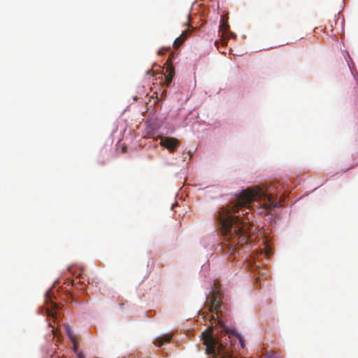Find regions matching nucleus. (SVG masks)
I'll return each mask as SVG.
<instances>
[{
  "label": "nucleus",
  "instance_id": "f257e3e1",
  "mask_svg": "<svg viewBox=\"0 0 358 358\" xmlns=\"http://www.w3.org/2000/svg\"><path fill=\"white\" fill-rule=\"evenodd\" d=\"M280 185L272 183L267 187L257 185L242 190L237 196L236 200L229 205L223 206L217 213L222 233L225 239L231 241V246H243L248 243L250 236L248 222L241 215L248 214L246 209L250 208L254 201H263L258 206L259 213L268 214L273 208L280 206L279 203L273 201L274 195H278Z\"/></svg>",
  "mask_w": 358,
  "mask_h": 358
},
{
  "label": "nucleus",
  "instance_id": "f03ea898",
  "mask_svg": "<svg viewBox=\"0 0 358 358\" xmlns=\"http://www.w3.org/2000/svg\"><path fill=\"white\" fill-rule=\"evenodd\" d=\"M222 297L220 289L216 287L210 292V296L207 298L208 310L212 313L210 320L211 326L202 332L201 336L208 355H212L213 358H232L230 350L227 347V343H226V345H224L222 342L213 336V324H222L219 316V314L222 313L223 308Z\"/></svg>",
  "mask_w": 358,
  "mask_h": 358
},
{
  "label": "nucleus",
  "instance_id": "7ed1b4c3",
  "mask_svg": "<svg viewBox=\"0 0 358 358\" xmlns=\"http://www.w3.org/2000/svg\"><path fill=\"white\" fill-rule=\"evenodd\" d=\"M180 141L171 137H160L159 145L166 148L170 152H173L179 147Z\"/></svg>",
  "mask_w": 358,
  "mask_h": 358
},
{
  "label": "nucleus",
  "instance_id": "20e7f679",
  "mask_svg": "<svg viewBox=\"0 0 358 358\" xmlns=\"http://www.w3.org/2000/svg\"><path fill=\"white\" fill-rule=\"evenodd\" d=\"M187 31H185L182 32L180 36L176 38L175 41H173V46L175 49H178L180 48V46L184 43L187 38Z\"/></svg>",
  "mask_w": 358,
  "mask_h": 358
},
{
  "label": "nucleus",
  "instance_id": "39448f33",
  "mask_svg": "<svg viewBox=\"0 0 358 358\" xmlns=\"http://www.w3.org/2000/svg\"><path fill=\"white\" fill-rule=\"evenodd\" d=\"M172 338V336L169 334L164 335L163 336L157 337L154 343L156 346L160 347L162 346L164 342H170Z\"/></svg>",
  "mask_w": 358,
  "mask_h": 358
},
{
  "label": "nucleus",
  "instance_id": "423d86ee",
  "mask_svg": "<svg viewBox=\"0 0 358 358\" xmlns=\"http://www.w3.org/2000/svg\"><path fill=\"white\" fill-rule=\"evenodd\" d=\"M166 74H165V82L166 85L169 86L170 83H171L173 75H174V69L172 66H169L166 69Z\"/></svg>",
  "mask_w": 358,
  "mask_h": 358
},
{
  "label": "nucleus",
  "instance_id": "0eeeda50",
  "mask_svg": "<svg viewBox=\"0 0 358 358\" xmlns=\"http://www.w3.org/2000/svg\"><path fill=\"white\" fill-rule=\"evenodd\" d=\"M231 337L238 339L239 344L241 345L242 348H245V343L243 338L238 334L231 333V335L229 336V338L230 339V342H231Z\"/></svg>",
  "mask_w": 358,
  "mask_h": 358
},
{
  "label": "nucleus",
  "instance_id": "6e6552de",
  "mask_svg": "<svg viewBox=\"0 0 358 358\" xmlns=\"http://www.w3.org/2000/svg\"><path fill=\"white\" fill-rule=\"evenodd\" d=\"M46 314L48 317H52L53 318L56 317V312L49 308H46Z\"/></svg>",
  "mask_w": 358,
  "mask_h": 358
},
{
  "label": "nucleus",
  "instance_id": "1a4fd4ad",
  "mask_svg": "<svg viewBox=\"0 0 358 358\" xmlns=\"http://www.w3.org/2000/svg\"><path fill=\"white\" fill-rule=\"evenodd\" d=\"M66 333H67L68 336H69L71 339H73V332H72V331L69 329V327H66Z\"/></svg>",
  "mask_w": 358,
  "mask_h": 358
},
{
  "label": "nucleus",
  "instance_id": "9d476101",
  "mask_svg": "<svg viewBox=\"0 0 358 358\" xmlns=\"http://www.w3.org/2000/svg\"><path fill=\"white\" fill-rule=\"evenodd\" d=\"M229 25L227 22H224L222 26H220V29H222L224 30H227L229 28Z\"/></svg>",
  "mask_w": 358,
  "mask_h": 358
},
{
  "label": "nucleus",
  "instance_id": "9b49d317",
  "mask_svg": "<svg viewBox=\"0 0 358 358\" xmlns=\"http://www.w3.org/2000/svg\"><path fill=\"white\" fill-rule=\"evenodd\" d=\"M50 327H52V325H51V324H50ZM51 331H52V334H54V335H57L56 329H55L53 327H52V329Z\"/></svg>",
  "mask_w": 358,
  "mask_h": 358
},
{
  "label": "nucleus",
  "instance_id": "f8f14e48",
  "mask_svg": "<svg viewBox=\"0 0 358 358\" xmlns=\"http://www.w3.org/2000/svg\"><path fill=\"white\" fill-rule=\"evenodd\" d=\"M49 358H61L58 355H52Z\"/></svg>",
  "mask_w": 358,
  "mask_h": 358
},
{
  "label": "nucleus",
  "instance_id": "ddd939ff",
  "mask_svg": "<svg viewBox=\"0 0 358 358\" xmlns=\"http://www.w3.org/2000/svg\"><path fill=\"white\" fill-rule=\"evenodd\" d=\"M57 304H56L55 303H54V302L51 301V307H52V308H57Z\"/></svg>",
  "mask_w": 358,
  "mask_h": 358
},
{
  "label": "nucleus",
  "instance_id": "4468645a",
  "mask_svg": "<svg viewBox=\"0 0 358 358\" xmlns=\"http://www.w3.org/2000/svg\"><path fill=\"white\" fill-rule=\"evenodd\" d=\"M78 358H85V357H84V355H83L82 353H79V354L78 355Z\"/></svg>",
  "mask_w": 358,
  "mask_h": 358
},
{
  "label": "nucleus",
  "instance_id": "2eb2a0df",
  "mask_svg": "<svg viewBox=\"0 0 358 358\" xmlns=\"http://www.w3.org/2000/svg\"><path fill=\"white\" fill-rule=\"evenodd\" d=\"M231 35H232V37L236 38V35L234 33H232Z\"/></svg>",
  "mask_w": 358,
  "mask_h": 358
},
{
  "label": "nucleus",
  "instance_id": "dca6fc26",
  "mask_svg": "<svg viewBox=\"0 0 358 358\" xmlns=\"http://www.w3.org/2000/svg\"><path fill=\"white\" fill-rule=\"evenodd\" d=\"M148 73H151V71H148Z\"/></svg>",
  "mask_w": 358,
  "mask_h": 358
}]
</instances>
